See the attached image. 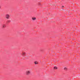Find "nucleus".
<instances>
[{
    "mask_svg": "<svg viewBox=\"0 0 80 80\" xmlns=\"http://www.w3.org/2000/svg\"><path fill=\"white\" fill-rule=\"evenodd\" d=\"M10 15L8 14H6L5 15V18L7 20H8L10 18Z\"/></svg>",
    "mask_w": 80,
    "mask_h": 80,
    "instance_id": "f257e3e1",
    "label": "nucleus"
},
{
    "mask_svg": "<svg viewBox=\"0 0 80 80\" xmlns=\"http://www.w3.org/2000/svg\"><path fill=\"white\" fill-rule=\"evenodd\" d=\"M31 72L30 71H27L26 72V75H30Z\"/></svg>",
    "mask_w": 80,
    "mask_h": 80,
    "instance_id": "f03ea898",
    "label": "nucleus"
},
{
    "mask_svg": "<svg viewBox=\"0 0 80 80\" xmlns=\"http://www.w3.org/2000/svg\"><path fill=\"white\" fill-rule=\"evenodd\" d=\"M2 28H5V27H6V24H4V23L2 24Z\"/></svg>",
    "mask_w": 80,
    "mask_h": 80,
    "instance_id": "7ed1b4c3",
    "label": "nucleus"
},
{
    "mask_svg": "<svg viewBox=\"0 0 80 80\" xmlns=\"http://www.w3.org/2000/svg\"><path fill=\"white\" fill-rule=\"evenodd\" d=\"M25 54H26V52H22V54H21L22 55H23V56L24 55H25Z\"/></svg>",
    "mask_w": 80,
    "mask_h": 80,
    "instance_id": "20e7f679",
    "label": "nucleus"
},
{
    "mask_svg": "<svg viewBox=\"0 0 80 80\" xmlns=\"http://www.w3.org/2000/svg\"><path fill=\"white\" fill-rule=\"evenodd\" d=\"M11 22V21L10 20H8L7 21V23H10Z\"/></svg>",
    "mask_w": 80,
    "mask_h": 80,
    "instance_id": "39448f33",
    "label": "nucleus"
},
{
    "mask_svg": "<svg viewBox=\"0 0 80 80\" xmlns=\"http://www.w3.org/2000/svg\"><path fill=\"white\" fill-rule=\"evenodd\" d=\"M34 63H35V65H37V64H38V62H37L35 61L34 62Z\"/></svg>",
    "mask_w": 80,
    "mask_h": 80,
    "instance_id": "423d86ee",
    "label": "nucleus"
},
{
    "mask_svg": "<svg viewBox=\"0 0 80 80\" xmlns=\"http://www.w3.org/2000/svg\"><path fill=\"white\" fill-rule=\"evenodd\" d=\"M32 20H36V18H32Z\"/></svg>",
    "mask_w": 80,
    "mask_h": 80,
    "instance_id": "0eeeda50",
    "label": "nucleus"
},
{
    "mask_svg": "<svg viewBox=\"0 0 80 80\" xmlns=\"http://www.w3.org/2000/svg\"><path fill=\"white\" fill-rule=\"evenodd\" d=\"M54 69H57L58 68H57V67H54Z\"/></svg>",
    "mask_w": 80,
    "mask_h": 80,
    "instance_id": "6e6552de",
    "label": "nucleus"
},
{
    "mask_svg": "<svg viewBox=\"0 0 80 80\" xmlns=\"http://www.w3.org/2000/svg\"><path fill=\"white\" fill-rule=\"evenodd\" d=\"M64 69L65 70H67V68H65Z\"/></svg>",
    "mask_w": 80,
    "mask_h": 80,
    "instance_id": "1a4fd4ad",
    "label": "nucleus"
},
{
    "mask_svg": "<svg viewBox=\"0 0 80 80\" xmlns=\"http://www.w3.org/2000/svg\"><path fill=\"white\" fill-rule=\"evenodd\" d=\"M39 5H41L40 3H39Z\"/></svg>",
    "mask_w": 80,
    "mask_h": 80,
    "instance_id": "9d476101",
    "label": "nucleus"
},
{
    "mask_svg": "<svg viewBox=\"0 0 80 80\" xmlns=\"http://www.w3.org/2000/svg\"><path fill=\"white\" fill-rule=\"evenodd\" d=\"M62 7H64V6H62Z\"/></svg>",
    "mask_w": 80,
    "mask_h": 80,
    "instance_id": "9b49d317",
    "label": "nucleus"
},
{
    "mask_svg": "<svg viewBox=\"0 0 80 80\" xmlns=\"http://www.w3.org/2000/svg\"><path fill=\"white\" fill-rule=\"evenodd\" d=\"M1 8V6H0V9Z\"/></svg>",
    "mask_w": 80,
    "mask_h": 80,
    "instance_id": "f8f14e48",
    "label": "nucleus"
},
{
    "mask_svg": "<svg viewBox=\"0 0 80 80\" xmlns=\"http://www.w3.org/2000/svg\"><path fill=\"white\" fill-rule=\"evenodd\" d=\"M41 51H42V49L41 50Z\"/></svg>",
    "mask_w": 80,
    "mask_h": 80,
    "instance_id": "ddd939ff",
    "label": "nucleus"
}]
</instances>
